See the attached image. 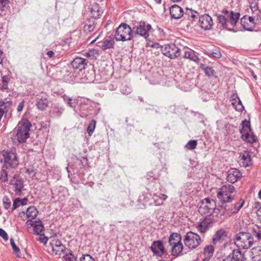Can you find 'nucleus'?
I'll return each mask as SVG.
<instances>
[{
	"mask_svg": "<svg viewBox=\"0 0 261 261\" xmlns=\"http://www.w3.org/2000/svg\"><path fill=\"white\" fill-rule=\"evenodd\" d=\"M234 261H245L244 253L239 249H234L230 254Z\"/></svg>",
	"mask_w": 261,
	"mask_h": 261,
	"instance_id": "cd10ccee",
	"label": "nucleus"
},
{
	"mask_svg": "<svg viewBox=\"0 0 261 261\" xmlns=\"http://www.w3.org/2000/svg\"><path fill=\"white\" fill-rule=\"evenodd\" d=\"M95 27V20L93 19H87L84 23V31L87 33L92 32Z\"/></svg>",
	"mask_w": 261,
	"mask_h": 261,
	"instance_id": "c756f323",
	"label": "nucleus"
},
{
	"mask_svg": "<svg viewBox=\"0 0 261 261\" xmlns=\"http://www.w3.org/2000/svg\"><path fill=\"white\" fill-rule=\"evenodd\" d=\"M3 157L5 167H10L12 169H16L19 165V160L17 153L14 150H4L1 152Z\"/></svg>",
	"mask_w": 261,
	"mask_h": 261,
	"instance_id": "39448f33",
	"label": "nucleus"
},
{
	"mask_svg": "<svg viewBox=\"0 0 261 261\" xmlns=\"http://www.w3.org/2000/svg\"><path fill=\"white\" fill-rule=\"evenodd\" d=\"M234 191V188L232 185H224L219 189L217 193V197L222 203L229 202L233 199Z\"/></svg>",
	"mask_w": 261,
	"mask_h": 261,
	"instance_id": "7ed1b4c3",
	"label": "nucleus"
},
{
	"mask_svg": "<svg viewBox=\"0 0 261 261\" xmlns=\"http://www.w3.org/2000/svg\"><path fill=\"white\" fill-rule=\"evenodd\" d=\"M0 236L5 240L8 241V236L7 232L2 228H0Z\"/></svg>",
	"mask_w": 261,
	"mask_h": 261,
	"instance_id": "052dcab7",
	"label": "nucleus"
},
{
	"mask_svg": "<svg viewBox=\"0 0 261 261\" xmlns=\"http://www.w3.org/2000/svg\"><path fill=\"white\" fill-rule=\"evenodd\" d=\"M31 123L26 119L20 121L16 127V137L18 142L21 143L25 142L30 137V130Z\"/></svg>",
	"mask_w": 261,
	"mask_h": 261,
	"instance_id": "f257e3e1",
	"label": "nucleus"
},
{
	"mask_svg": "<svg viewBox=\"0 0 261 261\" xmlns=\"http://www.w3.org/2000/svg\"><path fill=\"white\" fill-rule=\"evenodd\" d=\"M103 11L97 4H93L90 8V14L93 19L99 18L102 14Z\"/></svg>",
	"mask_w": 261,
	"mask_h": 261,
	"instance_id": "a878e982",
	"label": "nucleus"
},
{
	"mask_svg": "<svg viewBox=\"0 0 261 261\" xmlns=\"http://www.w3.org/2000/svg\"><path fill=\"white\" fill-rule=\"evenodd\" d=\"M241 24L245 30L252 31L255 28L256 23L254 17L244 16L241 19Z\"/></svg>",
	"mask_w": 261,
	"mask_h": 261,
	"instance_id": "ddd939ff",
	"label": "nucleus"
},
{
	"mask_svg": "<svg viewBox=\"0 0 261 261\" xmlns=\"http://www.w3.org/2000/svg\"><path fill=\"white\" fill-rule=\"evenodd\" d=\"M241 177V172L236 168L230 169L227 172V179L231 183L237 182Z\"/></svg>",
	"mask_w": 261,
	"mask_h": 261,
	"instance_id": "6ab92c4d",
	"label": "nucleus"
},
{
	"mask_svg": "<svg viewBox=\"0 0 261 261\" xmlns=\"http://www.w3.org/2000/svg\"><path fill=\"white\" fill-rule=\"evenodd\" d=\"M216 207V202L214 200L208 198H204L201 202L198 207V212L202 215H211Z\"/></svg>",
	"mask_w": 261,
	"mask_h": 261,
	"instance_id": "0eeeda50",
	"label": "nucleus"
},
{
	"mask_svg": "<svg viewBox=\"0 0 261 261\" xmlns=\"http://www.w3.org/2000/svg\"><path fill=\"white\" fill-rule=\"evenodd\" d=\"M151 193H145L140 195L139 200L143 205H152V201L150 199V197H151Z\"/></svg>",
	"mask_w": 261,
	"mask_h": 261,
	"instance_id": "7c9ffc66",
	"label": "nucleus"
},
{
	"mask_svg": "<svg viewBox=\"0 0 261 261\" xmlns=\"http://www.w3.org/2000/svg\"><path fill=\"white\" fill-rule=\"evenodd\" d=\"M38 241H39L40 243H43V244H46L47 241H48V238L47 237H45L44 236V234L43 233L42 234V237H40L38 239H37Z\"/></svg>",
	"mask_w": 261,
	"mask_h": 261,
	"instance_id": "680f3d73",
	"label": "nucleus"
},
{
	"mask_svg": "<svg viewBox=\"0 0 261 261\" xmlns=\"http://www.w3.org/2000/svg\"><path fill=\"white\" fill-rule=\"evenodd\" d=\"M200 68L204 72L205 74L210 76L214 74V70L210 67H206L204 64H201Z\"/></svg>",
	"mask_w": 261,
	"mask_h": 261,
	"instance_id": "c03bdc74",
	"label": "nucleus"
},
{
	"mask_svg": "<svg viewBox=\"0 0 261 261\" xmlns=\"http://www.w3.org/2000/svg\"><path fill=\"white\" fill-rule=\"evenodd\" d=\"M244 203V201L240 199L238 202H237L234 205H232L231 207L227 208V206L225 207V210L228 216H230L233 214H237L239 212L240 209L243 207Z\"/></svg>",
	"mask_w": 261,
	"mask_h": 261,
	"instance_id": "b1692460",
	"label": "nucleus"
},
{
	"mask_svg": "<svg viewBox=\"0 0 261 261\" xmlns=\"http://www.w3.org/2000/svg\"><path fill=\"white\" fill-rule=\"evenodd\" d=\"M83 79L85 80L88 83H91L94 81L95 79V71L93 69L87 70L84 73Z\"/></svg>",
	"mask_w": 261,
	"mask_h": 261,
	"instance_id": "f704fd0d",
	"label": "nucleus"
},
{
	"mask_svg": "<svg viewBox=\"0 0 261 261\" xmlns=\"http://www.w3.org/2000/svg\"><path fill=\"white\" fill-rule=\"evenodd\" d=\"M214 251V247L212 245H208L204 248L203 252L204 254L210 257L213 256Z\"/></svg>",
	"mask_w": 261,
	"mask_h": 261,
	"instance_id": "8fccbe9b",
	"label": "nucleus"
},
{
	"mask_svg": "<svg viewBox=\"0 0 261 261\" xmlns=\"http://www.w3.org/2000/svg\"><path fill=\"white\" fill-rule=\"evenodd\" d=\"M207 55L211 58H214L215 59L220 58L222 56L221 52L218 49L210 51L207 53Z\"/></svg>",
	"mask_w": 261,
	"mask_h": 261,
	"instance_id": "de8ad7c7",
	"label": "nucleus"
},
{
	"mask_svg": "<svg viewBox=\"0 0 261 261\" xmlns=\"http://www.w3.org/2000/svg\"><path fill=\"white\" fill-rule=\"evenodd\" d=\"M251 234L261 241V227L257 225L254 226L251 229Z\"/></svg>",
	"mask_w": 261,
	"mask_h": 261,
	"instance_id": "ea45409f",
	"label": "nucleus"
},
{
	"mask_svg": "<svg viewBox=\"0 0 261 261\" xmlns=\"http://www.w3.org/2000/svg\"><path fill=\"white\" fill-rule=\"evenodd\" d=\"M96 123V122L95 120H92L87 128V132L90 136L92 135L95 130Z\"/></svg>",
	"mask_w": 261,
	"mask_h": 261,
	"instance_id": "09e8293b",
	"label": "nucleus"
},
{
	"mask_svg": "<svg viewBox=\"0 0 261 261\" xmlns=\"http://www.w3.org/2000/svg\"><path fill=\"white\" fill-rule=\"evenodd\" d=\"M64 111V108L63 106L59 105H56L53 110V113L57 117H60Z\"/></svg>",
	"mask_w": 261,
	"mask_h": 261,
	"instance_id": "37998d69",
	"label": "nucleus"
},
{
	"mask_svg": "<svg viewBox=\"0 0 261 261\" xmlns=\"http://www.w3.org/2000/svg\"><path fill=\"white\" fill-rule=\"evenodd\" d=\"M64 258L65 261H79L77 257L72 252H69L68 254L66 253L64 256Z\"/></svg>",
	"mask_w": 261,
	"mask_h": 261,
	"instance_id": "864d4df0",
	"label": "nucleus"
},
{
	"mask_svg": "<svg viewBox=\"0 0 261 261\" xmlns=\"http://www.w3.org/2000/svg\"><path fill=\"white\" fill-rule=\"evenodd\" d=\"M49 102L48 95L45 93L41 92L37 95L36 106L41 111H44L48 107Z\"/></svg>",
	"mask_w": 261,
	"mask_h": 261,
	"instance_id": "9b49d317",
	"label": "nucleus"
},
{
	"mask_svg": "<svg viewBox=\"0 0 261 261\" xmlns=\"http://www.w3.org/2000/svg\"><path fill=\"white\" fill-rule=\"evenodd\" d=\"M185 15L188 16V19L192 18L194 19L195 18L197 17L198 13L197 11H194L191 9L186 8L185 12H184Z\"/></svg>",
	"mask_w": 261,
	"mask_h": 261,
	"instance_id": "a19ab883",
	"label": "nucleus"
},
{
	"mask_svg": "<svg viewBox=\"0 0 261 261\" xmlns=\"http://www.w3.org/2000/svg\"><path fill=\"white\" fill-rule=\"evenodd\" d=\"M222 261H234V260H233V259H232L231 255L229 254L228 256H226L224 258H223Z\"/></svg>",
	"mask_w": 261,
	"mask_h": 261,
	"instance_id": "338daca9",
	"label": "nucleus"
},
{
	"mask_svg": "<svg viewBox=\"0 0 261 261\" xmlns=\"http://www.w3.org/2000/svg\"><path fill=\"white\" fill-rule=\"evenodd\" d=\"M34 231L35 234L42 235L41 233L44 230V226L42 222L40 220L33 221Z\"/></svg>",
	"mask_w": 261,
	"mask_h": 261,
	"instance_id": "473e14b6",
	"label": "nucleus"
},
{
	"mask_svg": "<svg viewBox=\"0 0 261 261\" xmlns=\"http://www.w3.org/2000/svg\"><path fill=\"white\" fill-rule=\"evenodd\" d=\"M10 79L9 77L5 75L2 77V87L1 88V89L3 91L8 90V83L9 82Z\"/></svg>",
	"mask_w": 261,
	"mask_h": 261,
	"instance_id": "49530a36",
	"label": "nucleus"
},
{
	"mask_svg": "<svg viewBox=\"0 0 261 261\" xmlns=\"http://www.w3.org/2000/svg\"><path fill=\"white\" fill-rule=\"evenodd\" d=\"M195 227L201 233H204L207 231L212 226L211 218L204 217L195 224Z\"/></svg>",
	"mask_w": 261,
	"mask_h": 261,
	"instance_id": "f8f14e48",
	"label": "nucleus"
},
{
	"mask_svg": "<svg viewBox=\"0 0 261 261\" xmlns=\"http://www.w3.org/2000/svg\"><path fill=\"white\" fill-rule=\"evenodd\" d=\"M199 23L201 29L204 30H209L211 29L213 25V21L210 16L204 14L199 17Z\"/></svg>",
	"mask_w": 261,
	"mask_h": 261,
	"instance_id": "2eb2a0df",
	"label": "nucleus"
},
{
	"mask_svg": "<svg viewBox=\"0 0 261 261\" xmlns=\"http://www.w3.org/2000/svg\"><path fill=\"white\" fill-rule=\"evenodd\" d=\"M219 24L220 25L223 29H227L229 31L232 30L231 28H233L236 23H232L228 17L221 14L216 15Z\"/></svg>",
	"mask_w": 261,
	"mask_h": 261,
	"instance_id": "f3484780",
	"label": "nucleus"
},
{
	"mask_svg": "<svg viewBox=\"0 0 261 261\" xmlns=\"http://www.w3.org/2000/svg\"><path fill=\"white\" fill-rule=\"evenodd\" d=\"M170 14L171 18L175 19H178L184 15L183 9L177 5L171 7Z\"/></svg>",
	"mask_w": 261,
	"mask_h": 261,
	"instance_id": "5701e85b",
	"label": "nucleus"
},
{
	"mask_svg": "<svg viewBox=\"0 0 261 261\" xmlns=\"http://www.w3.org/2000/svg\"><path fill=\"white\" fill-rule=\"evenodd\" d=\"M114 45V41L112 40L106 39L105 40L101 45V48L103 50L111 48Z\"/></svg>",
	"mask_w": 261,
	"mask_h": 261,
	"instance_id": "a18cd8bd",
	"label": "nucleus"
},
{
	"mask_svg": "<svg viewBox=\"0 0 261 261\" xmlns=\"http://www.w3.org/2000/svg\"><path fill=\"white\" fill-rule=\"evenodd\" d=\"M254 240L249 232H241L237 234L234 239V244L239 248L247 249L253 244Z\"/></svg>",
	"mask_w": 261,
	"mask_h": 261,
	"instance_id": "f03ea898",
	"label": "nucleus"
},
{
	"mask_svg": "<svg viewBox=\"0 0 261 261\" xmlns=\"http://www.w3.org/2000/svg\"><path fill=\"white\" fill-rule=\"evenodd\" d=\"M3 203L4 208L8 210L11 205L10 199L7 197L5 196L3 199Z\"/></svg>",
	"mask_w": 261,
	"mask_h": 261,
	"instance_id": "6e6d98bb",
	"label": "nucleus"
},
{
	"mask_svg": "<svg viewBox=\"0 0 261 261\" xmlns=\"http://www.w3.org/2000/svg\"><path fill=\"white\" fill-rule=\"evenodd\" d=\"M168 198V196L164 194L160 193L158 195L157 193L152 194L151 199L152 200V205L155 206H160L164 204V201Z\"/></svg>",
	"mask_w": 261,
	"mask_h": 261,
	"instance_id": "412c9836",
	"label": "nucleus"
},
{
	"mask_svg": "<svg viewBox=\"0 0 261 261\" xmlns=\"http://www.w3.org/2000/svg\"><path fill=\"white\" fill-rule=\"evenodd\" d=\"M181 237L180 235L177 233H172L169 238L168 242L170 246L174 245L178 243H181Z\"/></svg>",
	"mask_w": 261,
	"mask_h": 261,
	"instance_id": "72a5a7b5",
	"label": "nucleus"
},
{
	"mask_svg": "<svg viewBox=\"0 0 261 261\" xmlns=\"http://www.w3.org/2000/svg\"><path fill=\"white\" fill-rule=\"evenodd\" d=\"M225 130L227 132V134H229L230 132L232 131L234 128V126L232 125L227 124L225 126Z\"/></svg>",
	"mask_w": 261,
	"mask_h": 261,
	"instance_id": "0e129e2a",
	"label": "nucleus"
},
{
	"mask_svg": "<svg viewBox=\"0 0 261 261\" xmlns=\"http://www.w3.org/2000/svg\"><path fill=\"white\" fill-rule=\"evenodd\" d=\"M11 184L13 186L15 194L17 195H20L21 193V190L23 187V182L21 179H17L13 182L11 181Z\"/></svg>",
	"mask_w": 261,
	"mask_h": 261,
	"instance_id": "c85d7f7f",
	"label": "nucleus"
},
{
	"mask_svg": "<svg viewBox=\"0 0 261 261\" xmlns=\"http://www.w3.org/2000/svg\"><path fill=\"white\" fill-rule=\"evenodd\" d=\"M28 201L27 198L20 199L19 198H15L13 202V210L16 209L20 206L26 205Z\"/></svg>",
	"mask_w": 261,
	"mask_h": 261,
	"instance_id": "e433bc0d",
	"label": "nucleus"
},
{
	"mask_svg": "<svg viewBox=\"0 0 261 261\" xmlns=\"http://www.w3.org/2000/svg\"><path fill=\"white\" fill-rule=\"evenodd\" d=\"M87 64L88 61L87 59L79 57L75 58L71 62L72 67L80 71L85 69Z\"/></svg>",
	"mask_w": 261,
	"mask_h": 261,
	"instance_id": "aec40b11",
	"label": "nucleus"
},
{
	"mask_svg": "<svg viewBox=\"0 0 261 261\" xmlns=\"http://www.w3.org/2000/svg\"><path fill=\"white\" fill-rule=\"evenodd\" d=\"M171 253L172 255L178 256L183 249V245L181 243L172 245Z\"/></svg>",
	"mask_w": 261,
	"mask_h": 261,
	"instance_id": "58836bf2",
	"label": "nucleus"
},
{
	"mask_svg": "<svg viewBox=\"0 0 261 261\" xmlns=\"http://www.w3.org/2000/svg\"><path fill=\"white\" fill-rule=\"evenodd\" d=\"M95 51L94 50H91L86 53V56L88 58L93 59L94 57Z\"/></svg>",
	"mask_w": 261,
	"mask_h": 261,
	"instance_id": "69168bd1",
	"label": "nucleus"
},
{
	"mask_svg": "<svg viewBox=\"0 0 261 261\" xmlns=\"http://www.w3.org/2000/svg\"><path fill=\"white\" fill-rule=\"evenodd\" d=\"M115 37L117 41L130 40L133 37V28L126 23H121L116 30Z\"/></svg>",
	"mask_w": 261,
	"mask_h": 261,
	"instance_id": "20e7f679",
	"label": "nucleus"
},
{
	"mask_svg": "<svg viewBox=\"0 0 261 261\" xmlns=\"http://www.w3.org/2000/svg\"><path fill=\"white\" fill-rule=\"evenodd\" d=\"M62 97L64 100V101L67 105L68 107L72 108H74L77 106V101L76 99H73L66 94H64Z\"/></svg>",
	"mask_w": 261,
	"mask_h": 261,
	"instance_id": "c9c22d12",
	"label": "nucleus"
},
{
	"mask_svg": "<svg viewBox=\"0 0 261 261\" xmlns=\"http://www.w3.org/2000/svg\"><path fill=\"white\" fill-rule=\"evenodd\" d=\"M221 12V15L225 16L226 17H228L232 23H237L240 17L239 13L229 11L227 10H223Z\"/></svg>",
	"mask_w": 261,
	"mask_h": 261,
	"instance_id": "393cba45",
	"label": "nucleus"
},
{
	"mask_svg": "<svg viewBox=\"0 0 261 261\" xmlns=\"http://www.w3.org/2000/svg\"><path fill=\"white\" fill-rule=\"evenodd\" d=\"M161 51L165 56L174 59L180 55V49L174 44H169L161 47Z\"/></svg>",
	"mask_w": 261,
	"mask_h": 261,
	"instance_id": "9d476101",
	"label": "nucleus"
},
{
	"mask_svg": "<svg viewBox=\"0 0 261 261\" xmlns=\"http://www.w3.org/2000/svg\"><path fill=\"white\" fill-rule=\"evenodd\" d=\"M52 250L56 255H61V254L64 253L66 250V247L63 245L56 248L53 249Z\"/></svg>",
	"mask_w": 261,
	"mask_h": 261,
	"instance_id": "5fc2aeb1",
	"label": "nucleus"
},
{
	"mask_svg": "<svg viewBox=\"0 0 261 261\" xmlns=\"http://www.w3.org/2000/svg\"><path fill=\"white\" fill-rule=\"evenodd\" d=\"M242 127L240 130L241 138L250 144L256 142L257 139L251 129L250 121L245 120L242 121Z\"/></svg>",
	"mask_w": 261,
	"mask_h": 261,
	"instance_id": "423d86ee",
	"label": "nucleus"
},
{
	"mask_svg": "<svg viewBox=\"0 0 261 261\" xmlns=\"http://www.w3.org/2000/svg\"><path fill=\"white\" fill-rule=\"evenodd\" d=\"M24 106V100H22V101L19 103L18 105L17 111L18 112L20 113L22 110Z\"/></svg>",
	"mask_w": 261,
	"mask_h": 261,
	"instance_id": "e2e57ef3",
	"label": "nucleus"
},
{
	"mask_svg": "<svg viewBox=\"0 0 261 261\" xmlns=\"http://www.w3.org/2000/svg\"><path fill=\"white\" fill-rule=\"evenodd\" d=\"M50 245L51 246V248L53 249L63 246V245L62 244L60 241L58 240H55L52 241V242L50 243Z\"/></svg>",
	"mask_w": 261,
	"mask_h": 261,
	"instance_id": "13d9d810",
	"label": "nucleus"
},
{
	"mask_svg": "<svg viewBox=\"0 0 261 261\" xmlns=\"http://www.w3.org/2000/svg\"><path fill=\"white\" fill-rule=\"evenodd\" d=\"M197 145V142L195 140H191L189 141L186 145V148L189 150L194 149Z\"/></svg>",
	"mask_w": 261,
	"mask_h": 261,
	"instance_id": "603ef678",
	"label": "nucleus"
},
{
	"mask_svg": "<svg viewBox=\"0 0 261 261\" xmlns=\"http://www.w3.org/2000/svg\"><path fill=\"white\" fill-rule=\"evenodd\" d=\"M80 261H95V259L89 254H83Z\"/></svg>",
	"mask_w": 261,
	"mask_h": 261,
	"instance_id": "bf43d9fd",
	"label": "nucleus"
},
{
	"mask_svg": "<svg viewBox=\"0 0 261 261\" xmlns=\"http://www.w3.org/2000/svg\"><path fill=\"white\" fill-rule=\"evenodd\" d=\"M250 256L252 261H261V249L258 247L252 248Z\"/></svg>",
	"mask_w": 261,
	"mask_h": 261,
	"instance_id": "2f4dec72",
	"label": "nucleus"
},
{
	"mask_svg": "<svg viewBox=\"0 0 261 261\" xmlns=\"http://www.w3.org/2000/svg\"><path fill=\"white\" fill-rule=\"evenodd\" d=\"M9 3L8 0H0V10H5L8 6Z\"/></svg>",
	"mask_w": 261,
	"mask_h": 261,
	"instance_id": "4d7b16f0",
	"label": "nucleus"
},
{
	"mask_svg": "<svg viewBox=\"0 0 261 261\" xmlns=\"http://www.w3.org/2000/svg\"><path fill=\"white\" fill-rule=\"evenodd\" d=\"M184 241L187 247L190 249H193L200 245L201 238L197 233L189 231L186 234Z\"/></svg>",
	"mask_w": 261,
	"mask_h": 261,
	"instance_id": "6e6552de",
	"label": "nucleus"
},
{
	"mask_svg": "<svg viewBox=\"0 0 261 261\" xmlns=\"http://www.w3.org/2000/svg\"><path fill=\"white\" fill-rule=\"evenodd\" d=\"M150 249L153 254L158 256H162L165 253V249L162 241H155L152 242Z\"/></svg>",
	"mask_w": 261,
	"mask_h": 261,
	"instance_id": "4468645a",
	"label": "nucleus"
},
{
	"mask_svg": "<svg viewBox=\"0 0 261 261\" xmlns=\"http://www.w3.org/2000/svg\"><path fill=\"white\" fill-rule=\"evenodd\" d=\"M183 58L188 59L196 63H199L200 60L197 56V54L192 49L188 47L184 48Z\"/></svg>",
	"mask_w": 261,
	"mask_h": 261,
	"instance_id": "4be33fe9",
	"label": "nucleus"
},
{
	"mask_svg": "<svg viewBox=\"0 0 261 261\" xmlns=\"http://www.w3.org/2000/svg\"><path fill=\"white\" fill-rule=\"evenodd\" d=\"M7 168L5 166H3L2 169L0 172V181L2 182H5L8 181V172L6 171Z\"/></svg>",
	"mask_w": 261,
	"mask_h": 261,
	"instance_id": "79ce46f5",
	"label": "nucleus"
},
{
	"mask_svg": "<svg viewBox=\"0 0 261 261\" xmlns=\"http://www.w3.org/2000/svg\"><path fill=\"white\" fill-rule=\"evenodd\" d=\"M10 244L13 250V251L17 253V256L18 257H20L21 256V251L20 250L18 247H17L16 244H15V242L14 241V240L12 238H11L10 240Z\"/></svg>",
	"mask_w": 261,
	"mask_h": 261,
	"instance_id": "3c124183",
	"label": "nucleus"
},
{
	"mask_svg": "<svg viewBox=\"0 0 261 261\" xmlns=\"http://www.w3.org/2000/svg\"><path fill=\"white\" fill-rule=\"evenodd\" d=\"M239 162L240 166L243 167H247L251 165L252 161L249 152L245 151L241 153L239 156Z\"/></svg>",
	"mask_w": 261,
	"mask_h": 261,
	"instance_id": "a211bd4d",
	"label": "nucleus"
},
{
	"mask_svg": "<svg viewBox=\"0 0 261 261\" xmlns=\"http://www.w3.org/2000/svg\"><path fill=\"white\" fill-rule=\"evenodd\" d=\"M47 55L48 56V57L49 58H51L53 57V56L54 55V52L52 50H49L46 53Z\"/></svg>",
	"mask_w": 261,
	"mask_h": 261,
	"instance_id": "774afa93",
	"label": "nucleus"
},
{
	"mask_svg": "<svg viewBox=\"0 0 261 261\" xmlns=\"http://www.w3.org/2000/svg\"><path fill=\"white\" fill-rule=\"evenodd\" d=\"M22 214L26 215L29 220L27 222L28 226H33V220L34 219L38 214V211L34 206H30L25 212H22Z\"/></svg>",
	"mask_w": 261,
	"mask_h": 261,
	"instance_id": "dca6fc26",
	"label": "nucleus"
},
{
	"mask_svg": "<svg viewBox=\"0 0 261 261\" xmlns=\"http://www.w3.org/2000/svg\"><path fill=\"white\" fill-rule=\"evenodd\" d=\"M225 236H226V233L224 229H221L217 230L213 238V243L216 244L221 239Z\"/></svg>",
	"mask_w": 261,
	"mask_h": 261,
	"instance_id": "4c0bfd02",
	"label": "nucleus"
},
{
	"mask_svg": "<svg viewBox=\"0 0 261 261\" xmlns=\"http://www.w3.org/2000/svg\"><path fill=\"white\" fill-rule=\"evenodd\" d=\"M150 24L144 21H140L133 28V34L139 35L145 39L149 37V32L151 29Z\"/></svg>",
	"mask_w": 261,
	"mask_h": 261,
	"instance_id": "1a4fd4ad",
	"label": "nucleus"
},
{
	"mask_svg": "<svg viewBox=\"0 0 261 261\" xmlns=\"http://www.w3.org/2000/svg\"><path fill=\"white\" fill-rule=\"evenodd\" d=\"M231 104L236 111L242 112L244 110V107L242 101L237 95L233 94L231 96Z\"/></svg>",
	"mask_w": 261,
	"mask_h": 261,
	"instance_id": "bb28decb",
	"label": "nucleus"
}]
</instances>
